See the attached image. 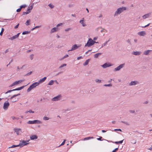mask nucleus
<instances>
[{"label": "nucleus", "mask_w": 152, "mask_h": 152, "mask_svg": "<svg viewBox=\"0 0 152 152\" xmlns=\"http://www.w3.org/2000/svg\"><path fill=\"white\" fill-rule=\"evenodd\" d=\"M29 141L24 140H20V141L19 144V146L22 147L26 145L29 144Z\"/></svg>", "instance_id": "obj_1"}, {"label": "nucleus", "mask_w": 152, "mask_h": 152, "mask_svg": "<svg viewBox=\"0 0 152 152\" xmlns=\"http://www.w3.org/2000/svg\"><path fill=\"white\" fill-rule=\"evenodd\" d=\"M124 11V7H120L117 9L115 13L114 16H117L118 15L120 14L122 12Z\"/></svg>", "instance_id": "obj_2"}, {"label": "nucleus", "mask_w": 152, "mask_h": 152, "mask_svg": "<svg viewBox=\"0 0 152 152\" xmlns=\"http://www.w3.org/2000/svg\"><path fill=\"white\" fill-rule=\"evenodd\" d=\"M39 84V83L38 82H35L33 83L27 89V91L28 92L30 91L32 89L35 88Z\"/></svg>", "instance_id": "obj_3"}, {"label": "nucleus", "mask_w": 152, "mask_h": 152, "mask_svg": "<svg viewBox=\"0 0 152 152\" xmlns=\"http://www.w3.org/2000/svg\"><path fill=\"white\" fill-rule=\"evenodd\" d=\"M95 42L93 40L91 39H89L87 43L86 44V46L90 47L93 45Z\"/></svg>", "instance_id": "obj_4"}, {"label": "nucleus", "mask_w": 152, "mask_h": 152, "mask_svg": "<svg viewBox=\"0 0 152 152\" xmlns=\"http://www.w3.org/2000/svg\"><path fill=\"white\" fill-rule=\"evenodd\" d=\"M14 131L18 135H20L22 133L21 129L15 128L14 129Z\"/></svg>", "instance_id": "obj_5"}, {"label": "nucleus", "mask_w": 152, "mask_h": 152, "mask_svg": "<svg viewBox=\"0 0 152 152\" xmlns=\"http://www.w3.org/2000/svg\"><path fill=\"white\" fill-rule=\"evenodd\" d=\"M24 80H19L18 81H15V82L13 83L12 84V85H10V87H11L14 86L15 85H17L19 83H21V82H23Z\"/></svg>", "instance_id": "obj_6"}, {"label": "nucleus", "mask_w": 152, "mask_h": 152, "mask_svg": "<svg viewBox=\"0 0 152 152\" xmlns=\"http://www.w3.org/2000/svg\"><path fill=\"white\" fill-rule=\"evenodd\" d=\"M28 123L29 124H41L42 122L38 120H35L32 121H29L28 122Z\"/></svg>", "instance_id": "obj_7"}, {"label": "nucleus", "mask_w": 152, "mask_h": 152, "mask_svg": "<svg viewBox=\"0 0 152 152\" xmlns=\"http://www.w3.org/2000/svg\"><path fill=\"white\" fill-rule=\"evenodd\" d=\"M10 105V104L8 101H6L4 103L3 108L5 110H7Z\"/></svg>", "instance_id": "obj_8"}, {"label": "nucleus", "mask_w": 152, "mask_h": 152, "mask_svg": "<svg viewBox=\"0 0 152 152\" xmlns=\"http://www.w3.org/2000/svg\"><path fill=\"white\" fill-rule=\"evenodd\" d=\"M139 82L136 80L132 81L129 83V85L130 86H135L136 85L139 84Z\"/></svg>", "instance_id": "obj_9"}, {"label": "nucleus", "mask_w": 152, "mask_h": 152, "mask_svg": "<svg viewBox=\"0 0 152 152\" xmlns=\"http://www.w3.org/2000/svg\"><path fill=\"white\" fill-rule=\"evenodd\" d=\"M80 45H77L75 44L72 46V48L71 50H68V51L74 50L77 49L79 47H80Z\"/></svg>", "instance_id": "obj_10"}, {"label": "nucleus", "mask_w": 152, "mask_h": 152, "mask_svg": "<svg viewBox=\"0 0 152 152\" xmlns=\"http://www.w3.org/2000/svg\"><path fill=\"white\" fill-rule=\"evenodd\" d=\"M124 66V64H122L120 65V66L114 69V71H117L119 70L121 68H122Z\"/></svg>", "instance_id": "obj_11"}, {"label": "nucleus", "mask_w": 152, "mask_h": 152, "mask_svg": "<svg viewBox=\"0 0 152 152\" xmlns=\"http://www.w3.org/2000/svg\"><path fill=\"white\" fill-rule=\"evenodd\" d=\"M58 29H59L58 27H54L51 29L50 32L52 33L55 32L56 31H57Z\"/></svg>", "instance_id": "obj_12"}, {"label": "nucleus", "mask_w": 152, "mask_h": 152, "mask_svg": "<svg viewBox=\"0 0 152 152\" xmlns=\"http://www.w3.org/2000/svg\"><path fill=\"white\" fill-rule=\"evenodd\" d=\"M61 96L58 95L55 97H54L52 99V100L54 101H58L60 99Z\"/></svg>", "instance_id": "obj_13"}, {"label": "nucleus", "mask_w": 152, "mask_h": 152, "mask_svg": "<svg viewBox=\"0 0 152 152\" xmlns=\"http://www.w3.org/2000/svg\"><path fill=\"white\" fill-rule=\"evenodd\" d=\"M141 52L140 51H133L132 54L134 55L138 56L140 55Z\"/></svg>", "instance_id": "obj_14"}, {"label": "nucleus", "mask_w": 152, "mask_h": 152, "mask_svg": "<svg viewBox=\"0 0 152 152\" xmlns=\"http://www.w3.org/2000/svg\"><path fill=\"white\" fill-rule=\"evenodd\" d=\"M146 34V33L145 31H141L138 32V34L140 36H143Z\"/></svg>", "instance_id": "obj_15"}, {"label": "nucleus", "mask_w": 152, "mask_h": 152, "mask_svg": "<svg viewBox=\"0 0 152 152\" xmlns=\"http://www.w3.org/2000/svg\"><path fill=\"white\" fill-rule=\"evenodd\" d=\"M37 136L35 135H32L30 137L31 139V140H34L35 139H37Z\"/></svg>", "instance_id": "obj_16"}, {"label": "nucleus", "mask_w": 152, "mask_h": 152, "mask_svg": "<svg viewBox=\"0 0 152 152\" xmlns=\"http://www.w3.org/2000/svg\"><path fill=\"white\" fill-rule=\"evenodd\" d=\"M151 14V13H148L147 14H145V15H144L143 16L142 18L143 19H145L146 18L148 17Z\"/></svg>", "instance_id": "obj_17"}, {"label": "nucleus", "mask_w": 152, "mask_h": 152, "mask_svg": "<svg viewBox=\"0 0 152 152\" xmlns=\"http://www.w3.org/2000/svg\"><path fill=\"white\" fill-rule=\"evenodd\" d=\"M46 77H44V78L40 79L39 81V82H38V83H39V84L40 83H41L43 82L46 80Z\"/></svg>", "instance_id": "obj_18"}, {"label": "nucleus", "mask_w": 152, "mask_h": 152, "mask_svg": "<svg viewBox=\"0 0 152 152\" xmlns=\"http://www.w3.org/2000/svg\"><path fill=\"white\" fill-rule=\"evenodd\" d=\"M111 66L110 65H109V64H108L107 63H105L103 65H102V67L103 68H106L107 67H109Z\"/></svg>", "instance_id": "obj_19"}, {"label": "nucleus", "mask_w": 152, "mask_h": 152, "mask_svg": "<svg viewBox=\"0 0 152 152\" xmlns=\"http://www.w3.org/2000/svg\"><path fill=\"white\" fill-rule=\"evenodd\" d=\"M83 19H84V18H83V20H80V23L82 25V26H86V25L84 23Z\"/></svg>", "instance_id": "obj_20"}, {"label": "nucleus", "mask_w": 152, "mask_h": 152, "mask_svg": "<svg viewBox=\"0 0 152 152\" xmlns=\"http://www.w3.org/2000/svg\"><path fill=\"white\" fill-rule=\"evenodd\" d=\"M101 54H102V53H96L94 55V57L95 58H96L98 57L99 56V55H100Z\"/></svg>", "instance_id": "obj_21"}, {"label": "nucleus", "mask_w": 152, "mask_h": 152, "mask_svg": "<svg viewBox=\"0 0 152 152\" xmlns=\"http://www.w3.org/2000/svg\"><path fill=\"white\" fill-rule=\"evenodd\" d=\"M20 33H18L16 35L13 36L12 37H10V38H17L18 37L19 34H20Z\"/></svg>", "instance_id": "obj_22"}, {"label": "nucleus", "mask_w": 152, "mask_h": 152, "mask_svg": "<svg viewBox=\"0 0 152 152\" xmlns=\"http://www.w3.org/2000/svg\"><path fill=\"white\" fill-rule=\"evenodd\" d=\"M94 138V137H86V138H84V139H83V140H89V139H93Z\"/></svg>", "instance_id": "obj_23"}, {"label": "nucleus", "mask_w": 152, "mask_h": 152, "mask_svg": "<svg viewBox=\"0 0 152 152\" xmlns=\"http://www.w3.org/2000/svg\"><path fill=\"white\" fill-rule=\"evenodd\" d=\"M24 87V86H22L18 88H16L15 89H13V90H14V91H16V90H20L22 89Z\"/></svg>", "instance_id": "obj_24"}, {"label": "nucleus", "mask_w": 152, "mask_h": 152, "mask_svg": "<svg viewBox=\"0 0 152 152\" xmlns=\"http://www.w3.org/2000/svg\"><path fill=\"white\" fill-rule=\"evenodd\" d=\"M151 51V50H148L144 51V54L145 55H148L149 53Z\"/></svg>", "instance_id": "obj_25"}, {"label": "nucleus", "mask_w": 152, "mask_h": 152, "mask_svg": "<svg viewBox=\"0 0 152 152\" xmlns=\"http://www.w3.org/2000/svg\"><path fill=\"white\" fill-rule=\"evenodd\" d=\"M30 33V31H25L23 32L22 34L25 35L26 34H28Z\"/></svg>", "instance_id": "obj_26"}, {"label": "nucleus", "mask_w": 152, "mask_h": 152, "mask_svg": "<svg viewBox=\"0 0 152 152\" xmlns=\"http://www.w3.org/2000/svg\"><path fill=\"white\" fill-rule=\"evenodd\" d=\"M89 59H88L86 61L85 63L83 64V65L84 66H86V65H87L88 64V62H89Z\"/></svg>", "instance_id": "obj_27"}, {"label": "nucleus", "mask_w": 152, "mask_h": 152, "mask_svg": "<svg viewBox=\"0 0 152 152\" xmlns=\"http://www.w3.org/2000/svg\"><path fill=\"white\" fill-rule=\"evenodd\" d=\"M20 95V94H15V95L12 96L11 97V98H10V99H12L14 97L16 96H19Z\"/></svg>", "instance_id": "obj_28"}, {"label": "nucleus", "mask_w": 152, "mask_h": 152, "mask_svg": "<svg viewBox=\"0 0 152 152\" xmlns=\"http://www.w3.org/2000/svg\"><path fill=\"white\" fill-rule=\"evenodd\" d=\"M54 83V81L53 80H50L49 83H48V85H52Z\"/></svg>", "instance_id": "obj_29"}, {"label": "nucleus", "mask_w": 152, "mask_h": 152, "mask_svg": "<svg viewBox=\"0 0 152 152\" xmlns=\"http://www.w3.org/2000/svg\"><path fill=\"white\" fill-rule=\"evenodd\" d=\"M30 20L29 19L28 20H27L26 23H25V24L26 26H28L29 25V22H30Z\"/></svg>", "instance_id": "obj_30"}, {"label": "nucleus", "mask_w": 152, "mask_h": 152, "mask_svg": "<svg viewBox=\"0 0 152 152\" xmlns=\"http://www.w3.org/2000/svg\"><path fill=\"white\" fill-rule=\"evenodd\" d=\"M4 31V28H2L1 30V32L0 33V35L1 36L2 35Z\"/></svg>", "instance_id": "obj_31"}, {"label": "nucleus", "mask_w": 152, "mask_h": 152, "mask_svg": "<svg viewBox=\"0 0 152 152\" xmlns=\"http://www.w3.org/2000/svg\"><path fill=\"white\" fill-rule=\"evenodd\" d=\"M18 146H19V144L17 145H13L12 146L9 147V148H13Z\"/></svg>", "instance_id": "obj_32"}, {"label": "nucleus", "mask_w": 152, "mask_h": 152, "mask_svg": "<svg viewBox=\"0 0 152 152\" xmlns=\"http://www.w3.org/2000/svg\"><path fill=\"white\" fill-rule=\"evenodd\" d=\"M123 141V140L118 142H115V143L116 144L122 143Z\"/></svg>", "instance_id": "obj_33"}, {"label": "nucleus", "mask_w": 152, "mask_h": 152, "mask_svg": "<svg viewBox=\"0 0 152 152\" xmlns=\"http://www.w3.org/2000/svg\"><path fill=\"white\" fill-rule=\"evenodd\" d=\"M28 112H29L30 113H34V111H33L31 110H29V111H26L25 113H28Z\"/></svg>", "instance_id": "obj_34"}, {"label": "nucleus", "mask_w": 152, "mask_h": 152, "mask_svg": "<svg viewBox=\"0 0 152 152\" xmlns=\"http://www.w3.org/2000/svg\"><path fill=\"white\" fill-rule=\"evenodd\" d=\"M27 7V5L26 4H24L20 6V8H21V9L22 8H25L26 7Z\"/></svg>", "instance_id": "obj_35"}, {"label": "nucleus", "mask_w": 152, "mask_h": 152, "mask_svg": "<svg viewBox=\"0 0 152 152\" xmlns=\"http://www.w3.org/2000/svg\"><path fill=\"white\" fill-rule=\"evenodd\" d=\"M48 6L51 9L53 8L54 7V6L51 4H50L48 5Z\"/></svg>", "instance_id": "obj_36"}, {"label": "nucleus", "mask_w": 152, "mask_h": 152, "mask_svg": "<svg viewBox=\"0 0 152 152\" xmlns=\"http://www.w3.org/2000/svg\"><path fill=\"white\" fill-rule=\"evenodd\" d=\"M40 26H35V27H34V28H32V29H31V31H33V30L34 29H35V28H39V27H40Z\"/></svg>", "instance_id": "obj_37"}, {"label": "nucleus", "mask_w": 152, "mask_h": 152, "mask_svg": "<svg viewBox=\"0 0 152 152\" xmlns=\"http://www.w3.org/2000/svg\"><path fill=\"white\" fill-rule=\"evenodd\" d=\"M131 142L132 143L135 144L136 143V141L135 140H133L131 141Z\"/></svg>", "instance_id": "obj_38"}, {"label": "nucleus", "mask_w": 152, "mask_h": 152, "mask_svg": "<svg viewBox=\"0 0 152 152\" xmlns=\"http://www.w3.org/2000/svg\"><path fill=\"white\" fill-rule=\"evenodd\" d=\"M49 118L47 117H44L43 118V119L44 120H49Z\"/></svg>", "instance_id": "obj_39"}, {"label": "nucleus", "mask_w": 152, "mask_h": 152, "mask_svg": "<svg viewBox=\"0 0 152 152\" xmlns=\"http://www.w3.org/2000/svg\"><path fill=\"white\" fill-rule=\"evenodd\" d=\"M31 10L30 9V8H28L27 10V12H28V13H30L31 12Z\"/></svg>", "instance_id": "obj_40"}, {"label": "nucleus", "mask_w": 152, "mask_h": 152, "mask_svg": "<svg viewBox=\"0 0 152 152\" xmlns=\"http://www.w3.org/2000/svg\"><path fill=\"white\" fill-rule=\"evenodd\" d=\"M63 25V24L62 23H60L59 24H57L56 26V27H58L60 26H62Z\"/></svg>", "instance_id": "obj_41"}, {"label": "nucleus", "mask_w": 152, "mask_h": 152, "mask_svg": "<svg viewBox=\"0 0 152 152\" xmlns=\"http://www.w3.org/2000/svg\"><path fill=\"white\" fill-rule=\"evenodd\" d=\"M66 64H64L63 65H61V66L59 67V68H61L62 67H63L64 66H66Z\"/></svg>", "instance_id": "obj_42"}, {"label": "nucleus", "mask_w": 152, "mask_h": 152, "mask_svg": "<svg viewBox=\"0 0 152 152\" xmlns=\"http://www.w3.org/2000/svg\"><path fill=\"white\" fill-rule=\"evenodd\" d=\"M95 81L97 83L98 82L99 83H100L101 82V80H99L98 79H96L95 80Z\"/></svg>", "instance_id": "obj_43"}, {"label": "nucleus", "mask_w": 152, "mask_h": 152, "mask_svg": "<svg viewBox=\"0 0 152 152\" xmlns=\"http://www.w3.org/2000/svg\"><path fill=\"white\" fill-rule=\"evenodd\" d=\"M150 23H148V24L146 25H145V26H142L141 27L142 28H145V27H148V26H149L150 25Z\"/></svg>", "instance_id": "obj_44"}, {"label": "nucleus", "mask_w": 152, "mask_h": 152, "mask_svg": "<svg viewBox=\"0 0 152 152\" xmlns=\"http://www.w3.org/2000/svg\"><path fill=\"white\" fill-rule=\"evenodd\" d=\"M65 141L66 140H64L63 142L60 145V146H61L64 145L65 143Z\"/></svg>", "instance_id": "obj_45"}, {"label": "nucleus", "mask_w": 152, "mask_h": 152, "mask_svg": "<svg viewBox=\"0 0 152 152\" xmlns=\"http://www.w3.org/2000/svg\"><path fill=\"white\" fill-rule=\"evenodd\" d=\"M21 8L20 7V8L18 9L17 10H16V11L17 12H20L21 11Z\"/></svg>", "instance_id": "obj_46"}, {"label": "nucleus", "mask_w": 152, "mask_h": 152, "mask_svg": "<svg viewBox=\"0 0 152 152\" xmlns=\"http://www.w3.org/2000/svg\"><path fill=\"white\" fill-rule=\"evenodd\" d=\"M129 111L130 113H135V111L133 110H130Z\"/></svg>", "instance_id": "obj_47"}, {"label": "nucleus", "mask_w": 152, "mask_h": 152, "mask_svg": "<svg viewBox=\"0 0 152 152\" xmlns=\"http://www.w3.org/2000/svg\"><path fill=\"white\" fill-rule=\"evenodd\" d=\"M28 14V12H23V14L22 15H27V14Z\"/></svg>", "instance_id": "obj_48"}, {"label": "nucleus", "mask_w": 152, "mask_h": 152, "mask_svg": "<svg viewBox=\"0 0 152 152\" xmlns=\"http://www.w3.org/2000/svg\"><path fill=\"white\" fill-rule=\"evenodd\" d=\"M14 91V90H9L7 91L6 92H5V94H7V93H8L10 92L11 91Z\"/></svg>", "instance_id": "obj_49"}, {"label": "nucleus", "mask_w": 152, "mask_h": 152, "mask_svg": "<svg viewBox=\"0 0 152 152\" xmlns=\"http://www.w3.org/2000/svg\"><path fill=\"white\" fill-rule=\"evenodd\" d=\"M73 6H74V5H73V4H69L68 7H73Z\"/></svg>", "instance_id": "obj_50"}, {"label": "nucleus", "mask_w": 152, "mask_h": 152, "mask_svg": "<svg viewBox=\"0 0 152 152\" xmlns=\"http://www.w3.org/2000/svg\"><path fill=\"white\" fill-rule=\"evenodd\" d=\"M19 23H18L17 25H16V26H15V28H18L19 26Z\"/></svg>", "instance_id": "obj_51"}, {"label": "nucleus", "mask_w": 152, "mask_h": 152, "mask_svg": "<svg viewBox=\"0 0 152 152\" xmlns=\"http://www.w3.org/2000/svg\"><path fill=\"white\" fill-rule=\"evenodd\" d=\"M33 56H34V55H33V54H32V55H30V59L31 60L33 59Z\"/></svg>", "instance_id": "obj_52"}, {"label": "nucleus", "mask_w": 152, "mask_h": 152, "mask_svg": "<svg viewBox=\"0 0 152 152\" xmlns=\"http://www.w3.org/2000/svg\"><path fill=\"white\" fill-rule=\"evenodd\" d=\"M71 28H67L65 30V31H69V30L71 29Z\"/></svg>", "instance_id": "obj_53"}, {"label": "nucleus", "mask_w": 152, "mask_h": 152, "mask_svg": "<svg viewBox=\"0 0 152 152\" xmlns=\"http://www.w3.org/2000/svg\"><path fill=\"white\" fill-rule=\"evenodd\" d=\"M118 149V148H116L112 152H115Z\"/></svg>", "instance_id": "obj_54"}, {"label": "nucleus", "mask_w": 152, "mask_h": 152, "mask_svg": "<svg viewBox=\"0 0 152 152\" xmlns=\"http://www.w3.org/2000/svg\"><path fill=\"white\" fill-rule=\"evenodd\" d=\"M17 101H18V99H14L12 101V102H16Z\"/></svg>", "instance_id": "obj_55"}, {"label": "nucleus", "mask_w": 152, "mask_h": 152, "mask_svg": "<svg viewBox=\"0 0 152 152\" xmlns=\"http://www.w3.org/2000/svg\"><path fill=\"white\" fill-rule=\"evenodd\" d=\"M101 29V27H99V28H96V30L97 31H98L99 30H100V29Z\"/></svg>", "instance_id": "obj_56"}, {"label": "nucleus", "mask_w": 152, "mask_h": 152, "mask_svg": "<svg viewBox=\"0 0 152 152\" xmlns=\"http://www.w3.org/2000/svg\"><path fill=\"white\" fill-rule=\"evenodd\" d=\"M68 55H65L64 57L62 58V59H64V58H66L68 57Z\"/></svg>", "instance_id": "obj_57"}, {"label": "nucleus", "mask_w": 152, "mask_h": 152, "mask_svg": "<svg viewBox=\"0 0 152 152\" xmlns=\"http://www.w3.org/2000/svg\"><path fill=\"white\" fill-rule=\"evenodd\" d=\"M104 86H112V85H111V84H108V85H107V84H105L104 85Z\"/></svg>", "instance_id": "obj_58"}, {"label": "nucleus", "mask_w": 152, "mask_h": 152, "mask_svg": "<svg viewBox=\"0 0 152 152\" xmlns=\"http://www.w3.org/2000/svg\"><path fill=\"white\" fill-rule=\"evenodd\" d=\"M32 72H30L28 73L26 75H30L32 73Z\"/></svg>", "instance_id": "obj_59"}, {"label": "nucleus", "mask_w": 152, "mask_h": 152, "mask_svg": "<svg viewBox=\"0 0 152 152\" xmlns=\"http://www.w3.org/2000/svg\"><path fill=\"white\" fill-rule=\"evenodd\" d=\"M33 4H32V5H31L29 7V8H30V9L31 10L33 8Z\"/></svg>", "instance_id": "obj_60"}, {"label": "nucleus", "mask_w": 152, "mask_h": 152, "mask_svg": "<svg viewBox=\"0 0 152 152\" xmlns=\"http://www.w3.org/2000/svg\"><path fill=\"white\" fill-rule=\"evenodd\" d=\"M12 119L13 120H14L16 119H17V118H16V117H14V116H12Z\"/></svg>", "instance_id": "obj_61"}, {"label": "nucleus", "mask_w": 152, "mask_h": 152, "mask_svg": "<svg viewBox=\"0 0 152 152\" xmlns=\"http://www.w3.org/2000/svg\"><path fill=\"white\" fill-rule=\"evenodd\" d=\"M124 124H125L126 125H129V124L127 122H124Z\"/></svg>", "instance_id": "obj_62"}, {"label": "nucleus", "mask_w": 152, "mask_h": 152, "mask_svg": "<svg viewBox=\"0 0 152 152\" xmlns=\"http://www.w3.org/2000/svg\"><path fill=\"white\" fill-rule=\"evenodd\" d=\"M148 150H150L151 151H152V145H151V147L148 148Z\"/></svg>", "instance_id": "obj_63"}, {"label": "nucleus", "mask_w": 152, "mask_h": 152, "mask_svg": "<svg viewBox=\"0 0 152 152\" xmlns=\"http://www.w3.org/2000/svg\"><path fill=\"white\" fill-rule=\"evenodd\" d=\"M81 58H82V57L81 56L78 57L77 58V60H79V59H80Z\"/></svg>", "instance_id": "obj_64"}]
</instances>
